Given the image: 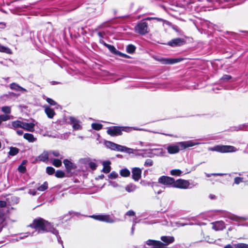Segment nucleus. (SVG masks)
Returning <instances> with one entry per match:
<instances>
[{"label":"nucleus","mask_w":248,"mask_h":248,"mask_svg":"<svg viewBox=\"0 0 248 248\" xmlns=\"http://www.w3.org/2000/svg\"><path fill=\"white\" fill-rule=\"evenodd\" d=\"M30 226L39 231L50 232L56 235L58 234V231L53 227L50 223L41 218L34 220Z\"/></svg>","instance_id":"obj_1"},{"label":"nucleus","mask_w":248,"mask_h":248,"mask_svg":"<svg viewBox=\"0 0 248 248\" xmlns=\"http://www.w3.org/2000/svg\"><path fill=\"white\" fill-rule=\"evenodd\" d=\"M199 144L200 143L194 142L193 140L182 141L177 143V144L169 145L167 149L169 154H174L178 153L180 150H184Z\"/></svg>","instance_id":"obj_2"},{"label":"nucleus","mask_w":248,"mask_h":248,"mask_svg":"<svg viewBox=\"0 0 248 248\" xmlns=\"http://www.w3.org/2000/svg\"><path fill=\"white\" fill-rule=\"evenodd\" d=\"M208 150L209 151H216L221 153L235 152L237 150L236 148L233 146L222 145H218L213 147H209Z\"/></svg>","instance_id":"obj_3"},{"label":"nucleus","mask_w":248,"mask_h":248,"mask_svg":"<svg viewBox=\"0 0 248 248\" xmlns=\"http://www.w3.org/2000/svg\"><path fill=\"white\" fill-rule=\"evenodd\" d=\"M145 18L139 21L135 27L136 31L140 35H145L149 32L148 25Z\"/></svg>","instance_id":"obj_4"},{"label":"nucleus","mask_w":248,"mask_h":248,"mask_svg":"<svg viewBox=\"0 0 248 248\" xmlns=\"http://www.w3.org/2000/svg\"><path fill=\"white\" fill-rule=\"evenodd\" d=\"M106 146L111 150L117 151L124 152L128 153H132L133 150L131 148L122 146L111 141H106L105 143Z\"/></svg>","instance_id":"obj_5"},{"label":"nucleus","mask_w":248,"mask_h":248,"mask_svg":"<svg viewBox=\"0 0 248 248\" xmlns=\"http://www.w3.org/2000/svg\"><path fill=\"white\" fill-rule=\"evenodd\" d=\"M187 39L188 41L192 40V38H176L166 42L161 43L163 45H168L170 46H181L186 44Z\"/></svg>","instance_id":"obj_6"},{"label":"nucleus","mask_w":248,"mask_h":248,"mask_svg":"<svg viewBox=\"0 0 248 248\" xmlns=\"http://www.w3.org/2000/svg\"><path fill=\"white\" fill-rule=\"evenodd\" d=\"M90 217L100 221L112 223L115 222V219L112 216L107 214H100L98 215H93Z\"/></svg>","instance_id":"obj_7"},{"label":"nucleus","mask_w":248,"mask_h":248,"mask_svg":"<svg viewBox=\"0 0 248 248\" xmlns=\"http://www.w3.org/2000/svg\"><path fill=\"white\" fill-rule=\"evenodd\" d=\"M189 182L185 180L179 179L174 182L173 186L182 189H186L189 186Z\"/></svg>","instance_id":"obj_8"},{"label":"nucleus","mask_w":248,"mask_h":248,"mask_svg":"<svg viewBox=\"0 0 248 248\" xmlns=\"http://www.w3.org/2000/svg\"><path fill=\"white\" fill-rule=\"evenodd\" d=\"M107 133L111 136L121 135L122 134V128L119 126L110 127L108 129Z\"/></svg>","instance_id":"obj_9"},{"label":"nucleus","mask_w":248,"mask_h":248,"mask_svg":"<svg viewBox=\"0 0 248 248\" xmlns=\"http://www.w3.org/2000/svg\"><path fill=\"white\" fill-rule=\"evenodd\" d=\"M132 177L135 181H138L141 177L142 170L135 167L132 169Z\"/></svg>","instance_id":"obj_10"},{"label":"nucleus","mask_w":248,"mask_h":248,"mask_svg":"<svg viewBox=\"0 0 248 248\" xmlns=\"http://www.w3.org/2000/svg\"><path fill=\"white\" fill-rule=\"evenodd\" d=\"M158 182L164 185L169 186L174 184V180L171 177L163 176L159 178Z\"/></svg>","instance_id":"obj_11"},{"label":"nucleus","mask_w":248,"mask_h":248,"mask_svg":"<svg viewBox=\"0 0 248 248\" xmlns=\"http://www.w3.org/2000/svg\"><path fill=\"white\" fill-rule=\"evenodd\" d=\"M165 152L162 148H155L152 149L151 151L150 152V155H146V156L149 157H153L155 155L156 156H162L164 155Z\"/></svg>","instance_id":"obj_12"},{"label":"nucleus","mask_w":248,"mask_h":248,"mask_svg":"<svg viewBox=\"0 0 248 248\" xmlns=\"http://www.w3.org/2000/svg\"><path fill=\"white\" fill-rule=\"evenodd\" d=\"M70 122L72 124V126L75 130H79L81 128L80 124V122L73 117H70Z\"/></svg>","instance_id":"obj_13"},{"label":"nucleus","mask_w":248,"mask_h":248,"mask_svg":"<svg viewBox=\"0 0 248 248\" xmlns=\"http://www.w3.org/2000/svg\"><path fill=\"white\" fill-rule=\"evenodd\" d=\"M9 87L11 90H15L16 91H19L22 93L27 92V90L26 89L20 86L16 83H12L10 84Z\"/></svg>","instance_id":"obj_14"},{"label":"nucleus","mask_w":248,"mask_h":248,"mask_svg":"<svg viewBox=\"0 0 248 248\" xmlns=\"http://www.w3.org/2000/svg\"><path fill=\"white\" fill-rule=\"evenodd\" d=\"M6 205L4 201H0V223H2L4 220V213L3 208Z\"/></svg>","instance_id":"obj_15"},{"label":"nucleus","mask_w":248,"mask_h":248,"mask_svg":"<svg viewBox=\"0 0 248 248\" xmlns=\"http://www.w3.org/2000/svg\"><path fill=\"white\" fill-rule=\"evenodd\" d=\"M34 126L35 124L33 123H27L23 122L22 128L30 132H33L34 131Z\"/></svg>","instance_id":"obj_16"},{"label":"nucleus","mask_w":248,"mask_h":248,"mask_svg":"<svg viewBox=\"0 0 248 248\" xmlns=\"http://www.w3.org/2000/svg\"><path fill=\"white\" fill-rule=\"evenodd\" d=\"M161 240L164 243V247L173 243L174 241V238L173 236H163L161 237ZM164 248H165L164 247Z\"/></svg>","instance_id":"obj_17"},{"label":"nucleus","mask_w":248,"mask_h":248,"mask_svg":"<svg viewBox=\"0 0 248 248\" xmlns=\"http://www.w3.org/2000/svg\"><path fill=\"white\" fill-rule=\"evenodd\" d=\"M212 228L215 231L222 230L225 228L224 223L222 221H217L212 223Z\"/></svg>","instance_id":"obj_18"},{"label":"nucleus","mask_w":248,"mask_h":248,"mask_svg":"<svg viewBox=\"0 0 248 248\" xmlns=\"http://www.w3.org/2000/svg\"><path fill=\"white\" fill-rule=\"evenodd\" d=\"M183 59L181 58L177 59H162L160 61L164 64H173L181 62Z\"/></svg>","instance_id":"obj_19"},{"label":"nucleus","mask_w":248,"mask_h":248,"mask_svg":"<svg viewBox=\"0 0 248 248\" xmlns=\"http://www.w3.org/2000/svg\"><path fill=\"white\" fill-rule=\"evenodd\" d=\"M43 107L45 108V111L46 114L47 115V117L50 119L53 118L55 114L54 110L50 108L48 106L46 105L44 106Z\"/></svg>","instance_id":"obj_20"},{"label":"nucleus","mask_w":248,"mask_h":248,"mask_svg":"<svg viewBox=\"0 0 248 248\" xmlns=\"http://www.w3.org/2000/svg\"><path fill=\"white\" fill-rule=\"evenodd\" d=\"M226 34H228L230 38L234 40H239L241 38L243 37L242 35L235 32L227 31H226Z\"/></svg>","instance_id":"obj_21"},{"label":"nucleus","mask_w":248,"mask_h":248,"mask_svg":"<svg viewBox=\"0 0 248 248\" xmlns=\"http://www.w3.org/2000/svg\"><path fill=\"white\" fill-rule=\"evenodd\" d=\"M145 19H147V20L150 21L152 20H155L158 22H162L163 24H166L167 25H170L171 23L166 20L163 19L159 17H147L145 18Z\"/></svg>","instance_id":"obj_22"},{"label":"nucleus","mask_w":248,"mask_h":248,"mask_svg":"<svg viewBox=\"0 0 248 248\" xmlns=\"http://www.w3.org/2000/svg\"><path fill=\"white\" fill-rule=\"evenodd\" d=\"M63 163L67 171H70L71 170L76 168L75 165L68 159H64Z\"/></svg>","instance_id":"obj_23"},{"label":"nucleus","mask_w":248,"mask_h":248,"mask_svg":"<svg viewBox=\"0 0 248 248\" xmlns=\"http://www.w3.org/2000/svg\"><path fill=\"white\" fill-rule=\"evenodd\" d=\"M110 162L109 161H104L102 163L103 166V172L105 173L109 172L111 170V167L110 166Z\"/></svg>","instance_id":"obj_24"},{"label":"nucleus","mask_w":248,"mask_h":248,"mask_svg":"<svg viewBox=\"0 0 248 248\" xmlns=\"http://www.w3.org/2000/svg\"><path fill=\"white\" fill-rule=\"evenodd\" d=\"M49 154L47 152H44L42 154L38 156L37 160L40 161L46 162L48 160Z\"/></svg>","instance_id":"obj_25"},{"label":"nucleus","mask_w":248,"mask_h":248,"mask_svg":"<svg viewBox=\"0 0 248 248\" xmlns=\"http://www.w3.org/2000/svg\"><path fill=\"white\" fill-rule=\"evenodd\" d=\"M23 122L20 121H15L12 122L11 128L16 129L17 128H22Z\"/></svg>","instance_id":"obj_26"},{"label":"nucleus","mask_w":248,"mask_h":248,"mask_svg":"<svg viewBox=\"0 0 248 248\" xmlns=\"http://www.w3.org/2000/svg\"><path fill=\"white\" fill-rule=\"evenodd\" d=\"M108 48L111 52H112L115 54L118 55L120 56H122V57H123L124 58H129V57L127 55L123 54V53L117 51L115 47H108Z\"/></svg>","instance_id":"obj_27"},{"label":"nucleus","mask_w":248,"mask_h":248,"mask_svg":"<svg viewBox=\"0 0 248 248\" xmlns=\"http://www.w3.org/2000/svg\"><path fill=\"white\" fill-rule=\"evenodd\" d=\"M137 189V186L132 183L129 184L125 187V190L128 192H134Z\"/></svg>","instance_id":"obj_28"},{"label":"nucleus","mask_w":248,"mask_h":248,"mask_svg":"<svg viewBox=\"0 0 248 248\" xmlns=\"http://www.w3.org/2000/svg\"><path fill=\"white\" fill-rule=\"evenodd\" d=\"M24 138L30 142H34L36 140L32 134L30 133H25L24 135Z\"/></svg>","instance_id":"obj_29"},{"label":"nucleus","mask_w":248,"mask_h":248,"mask_svg":"<svg viewBox=\"0 0 248 248\" xmlns=\"http://www.w3.org/2000/svg\"><path fill=\"white\" fill-rule=\"evenodd\" d=\"M120 174L123 177H128L130 175V172L127 169H124L120 171Z\"/></svg>","instance_id":"obj_30"},{"label":"nucleus","mask_w":248,"mask_h":248,"mask_svg":"<svg viewBox=\"0 0 248 248\" xmlns=\"http://www.w3.org/2000/svg\"><path fill=\"white\" fill-rule=\"evenodd\" d=\"M19 152V149L16 147H11L10 148V151L9 152V155H15L17 154Z\"/></svg>","instance_id":"obj_31"},{"label":"nucleus","mask_w":248,"mask_h":248,"mask_svg":"<svg viewBox=\"0 0 248 248\" xmlns=\"http://www.w3.org/2000/svg\"><path fill=\"white\" fill-rule=\"evenodd\" d=\"M87 33V31L84 27H80L78 28L77 34L78 36L81 35H84Z\"/></svg>","instance_id":"obj_32"},{"label":"nucleus","mask_w":248,"mask_h":248,"mask_svg":"<svg viewBox=\"0 0 248 248\" xmlns=\"http://www.w3.org/2000/svg\"><path fill=\"white\" fill-rule=\"evenodd\" d=\"M234 248H248V244L245 243H237L233 245Z\"/></svg>","instance_id":"obj_33"},{"label":"nucleus","mask_w":248,"mask_h":248,"mask_svg":"<svg viewBox=\"0 0 248 248\" xmlns=\"http://www.w3.org/2000/svg\"><path fill=\"white\" fill-rule=\"evenodd\" d=\"M232 78L230 75H225L220 79V82H225L228 81Z\"/></svg>","instance_id":"obj_34"},{"label":"nucleus","mask_w":248,"mask_h":248,"mask_svg":"<svg viewBox=\"0 0 248 248\" xmlns=\"http://www.w3.org/2000/svg\"><path fill=\"white\" fill-rule=\"evenodd\" d=\"M1 111L5 113L10 114L11 112V107L9 106H4L1 108Z\"/></svg>","instance_id":"obj_35"},{"label":"nucleus","mask_w":248,"mask_h":248,"mask_svg":"<svg viewBox=\"0 0 248 248\" xmlns=\"http://www.w3.org/2000/svg\"><path fill=\"white\" fill-rule=\"evenodd\" d=\"M0 52L7 54H12V51L9 47H0Z\"/></svg>","instance_id":"obj_36"},{"label":"nucleus","mask_w":248,"mask_h":248,"mask_svg":"<svg viewBox=\"0 0 248 248\" xmlns=\"http://www.w3.org/2000/svg\"><path fill=\"white\" fill-rule=\"evenodd\" d=\"M92 127L95 130H99L102 128V125L99 124L93 123L92 124Z\"/></svg>","instance_id":"obj_37"},{"label":"nucleus","mask_w":248,"mask_h":248,"mask_svg":"<svg viewBox=\"0 0 248 248\" xmlns=\"http://www.w3.org/2000/svg\"><path fill=\"white\" fill-rule=\"evenodd\" d=\"M47 188V183L46 182L43 185L38 187L37 189L39 191H43Z\"/></svg>","instance_id":"obj_38"},{"label":"nucleus","mask_w":248,"mask_h":248,"mask_svg":"<svg viewBox=\"0 0 248 248\" xmlns=\"http://www.w3.org/2000/svg\"><path fill=\"white\" fill-rule=\"evenodd\" d=\"M65 173L63 171L58 170L55 173V176L58 178H62L64 176Z\"/></svg>","instance_id":"obj_39"},{"label":"nucleus","mask_w":248,"mask_h":248,"mask_svg":"<svg viewBox=\"0 0 248 248\" xmlns=\"http://www.w3.org/2000/svg\"><path fill=\"white\" fill-rule=\"evenodd\" d=\"M52 164L54 166L59 167L62 165V161L60 159H55L53 160Z\"/></svg>","instance_id":"obj_40"},{"label":"nucleus","mask_w":248,"mask_h":248,"mask_svg":"<svg viewBox=\"0 0 248 248\" xmlns=\"http://www.w3.org/2000/svg\"><path fill=\"white\" fill-rule=\"evenodd\" d=\"M118 177V174L115 171L111 172L108 175V177L111 179H114Z\"/></svg>","instance_id":"obj_41"},{"label":"nucleus","mask_w":248,"mask_h":248,"mask_svg":"<svg viewBox=\"0 0 248 248\" xmlns=\"http://www.w3.org/2000/svg\"><path fill=\"white\" fill-rule=\"evenodd\" d=\"M182 171L180 170H172L170 171V174L172 175L179 176L181 175Z\"/></svg>","instance_id":"obj_42"},{"label":"nucleus","mask_w":248,"mask_h":248,"mask_svg":"<svg viewBox=\"0 0 248 248\" xmlns=\"http://www.w3.org/2000/svg\"><path fill=\"white\" fill-rule=\"evenodd\" d=\"M46 171L48 174L51 175L54 173L55 169L51 167H47L46 169Z\"/></svg>","instance_id":"obj_43"},{"label":"nucleus","mask_w":248,"mask_h":248,"mask_svg":"<svg viewBox=\"0 0 248 248\" xmlns=\"http://www.w3.org/2000/svg\"><path fill=\"white\" fill-rule=\"evenodd\" d=\"M18 170L21 173H25L26 171V168L25 166L20 165L18 168Z\"/></svg>","instance_id":"obj_44"},{"label":"nucleus","mask_w":248,"mask_h":248,"mask_svg":"<svg viewBox=\"0 0 248 248\" xmlns=\"http://www.w3.org/2000/svg\"><path fill=\"white\" fill-rule=\"evenodd\" d=\"M46 102L49 103L50 105L52 106H55L57 105V103L54 101L53 99L50 98H46Z\"/></svg>","instance_id":"obj_45"},{"label":"nucleus","mask_w":248,"mask_h":248,"mask_svg":"<svg viewBox=\"0 0 248 248\" xmlns=\"http://www.w3.org/2000/svg\"><path fill=\"white\" fill-rule=\"evenodd\" d=\"M153 165V161L152 160L150 159H147L145 163H144V166L148 167V166H152Z\"/></svg>","instance_id":"obj_46"},{"label":"nucleus","mask_w":248,"mask_h":248,"mask_svg":"<svg viewBox=\"0 0 248 248\" xmlns=\"http://www.w3.org/2000/svg\"><path fill=\"white\" fill-rule=\"evenodd\" d=\"M122 128V131H125L126 132H129L132 129L137 130V129L132 128V127H121Z\"/></svg>","instance_id":"obj_47"},{"label":"nucleus","mask_w":248,"mask_h":248,"mask_svg":"<svg viewBox=\"0 0 248 248\" xmlns=\"http://www.w3.org/2000/svg\"><path fill=\"white\" fill-rule=\"evenodd\" d=\"M99 42L100 44L103 45L105 46H114L111 45L107 44L104 40V38H100Z\"/></svg>","instance_id":"obj_48"},{"label":"nucleus","mask_w":248,"mask_h":248,"mask_svg":"<svg viewBox=\"0 0 248 248\" xmlns=\"http://www.w3.org/2000/svg\"><path fill=\"white\" fill-rule=\"evenodd\" d=\"M243 181V178L237 177L234 178V184L236 185L239 184L241 182Z\"/></svg>","instance_id":"obj_49"},{"label":"nucleus","mask_w":248,"mask_h":248,"mask_svg":"<svg viewBox=\"0 0 248 248\" xmlns=\"http://www.w3.org/2000/svg\"><path fill=\"white\" fill-rule=\"evenodd\" d=\"M89 166L92 170H95L97 167V165L94 162H91L89 163Z\"/></svg>","instance_id":"obj_50"},{"label":"nucleus","mask_w":248,"mask_h":248,"mask_svg":"<svg viewBox=\"0 0 248 248\" xmlns=\"http://www.w3.org/2000/svg\"><path fill=\"white\" fill-rule=\"evenodd\" d=\"M135 50V47H127V52L129 53H132Z\"/></svg>","instance_id":"obj_51"},{"label":"nucleus","mask_w":248,"mask_h":248,"mask_svg":"<svg viewBox=\"0 0 248 248\" xmlns=\"http://www.w3.org/2000/svg\"><path fill=\"white\" fill-rule=\"evenodd\" d=\"M98 35L100 38H104V36L106 35L104 31H99L98 32Z\"/></svg>","instance_id":"obj_52"},{"label":"nucleus","mask_w":248,"mask_h":248,"mask_svg":"<svg viewBox=\"0 0 248 248\" xmlns=\"http://www.w3.org/2000/svg\"><path fill=\"white\" fill-rule=\"evenodd\" d=\"M126 215L128 216H133L135 215V212L133 211L130 210L126 212Z\"/></svg>","instance_id":"obj_53"},{"label":"nucleus","mask_w":248,"mask_h":248,"mask_svg":"<svg viewBox=\"0 0 248 248\" xmlns=\"http://www.w3.org/2000/svg\"><path fill=\"white\" fill-rule=\"evenodd\" d=\"M51 153L52 154L55 156L58 157L60 156V154L58 151H52L50 152L49 154H50Z\"/></svg>","instance_id":"obj_54"},{"label":"nucleus","mask_w":248,"mask_h":248,"mask_svg":"<svg viewBox=\"0 0 248 248\" xmlns=\"http://www.w3.org/2000/svg\"><path fill=\"white\" fill-rule=\"evenodd\" d=\"M29 193L32 196H34L36 194V191L35 190L30 189L29 191Z\"/></svg>","instance_id":"obj_55"},{"label":"nucleus","mask_w":248,"mask_h":248,"mask_svg":"<svg viewBox=\"0 0 248 248\" xmlns=\"http://www.w3.org/2000/svg\"><path fill=\"white\" fill-rule=\"evenodd\" d=\"M8 96H18L19 95V94H16V93H13V92H9L8 93Z\"/></svg>","instance_id":"obj_56"},{"label":"nucleus","mask_w":248,"mask_h":248,"mask_svg":"<svg viewBox=\"0 0 248 248\" xmlns=\"http://www.w3.org/2000/svg\"><path fill=\"white\" fill-rule=\"evenodd\" d=\"M239 32L245 33V35L247 37H248V31H242V30H239Z\"/></svg>","instance_id":"obj_57"},{"label":"nucleus","mask_w":248,"mask_h":248,"mask_svg":"<svg viewBox=\"0 0 248 248\" xmlns=\"http://www.w3.org/2000/svg\"><path fill=\"white\" fill-rule=\"evenodd\" d=\"M16 133L18 135H22L23 134V132L21 130H16Z\"/></svg>","instance_id":"obj_58"},{"label":"nucleus","mask_w":248,"mask_h":248,"mask_svg":"<svg viewBox=\"0 0 248 248\" xmlns=\"http://www.w3.org/2000/svg\"><path fill=\"white\" fill-rule=\"evenodd\" d=\"M151 150L152 149H150L149 150L146 151V152L145 153V155H144V156L146 157L145 156L150 155V152L151 151Z\"/></svg>","instance_id":"obj_59"},{"label":"nucleus","mask_w":248,"mask_h":248,"mask_svg":"<svg viewBox=\"0 0 248 248\" xmlns=\"http://www.w3.org/2000/svg\"><path fill=\"white\" fill-rule=\"evenodd\" d=\"M224 248H234V247L233 246H232L231 245H228L226 246L225 247H224Z\"/></svg>","instance_id":"obj_60"},{"label":"nucleus","mask_w":248,"mask_h":248,"mask_svg":"<svg viewBox=\"0 0 248 248\" xmlns=\"http://www.w3.org/2000/svg\"><path fill=\"white\" fill-rule=\"evenodd\" d=\"M225 174H223V173H213L212 174V175H215V176H216V175H218V176H222V175H225Z\"/></svg>","instance_id":"obj_61"},{"label":"nucleus","mask_w":248,"mask_h":248,"mask_svg":"<svg viewBox=\"0 0 248 248\" xmlns=\"http://www.w3.org/2000/svg\"><path fill=\"white\" fill-rule=\"evenodd\" d=\"M5 26V24L4 23H3V22H1L0 23V28H3Z\"/></svg>","instance_id":"obj_62"},{"label":"nucleus","mask_w":248,"mask_h":248,"mask_svg":"<svg viewBox=\"0 0 248 248\" xmlns=\"http://www.w3.org/2000/svg\"><path fill=\"white\" fill-rule=\"evenodd\" d=\"M50 35H51V32L46 33L45 34V35H44V37L45 38V37H49V36H50Z\"/></svg>","instance_id":"obj_63"},{"label":"nucleus","mask_w":248,"mask_h":248,"mask_svg":"<svg viewBox=\"0 0 248 248\" xmlns=\"http://www.w3.org/2000/svg\"><path fill=\"white\" fill-rule=\"evenodd\" d=\"M140 184H142L143 186H146V185H149V183L148 182V183H145V182L144 181H141L140 182Z\"/></svg>","instance_id":"obj_64"}]
</instances>
